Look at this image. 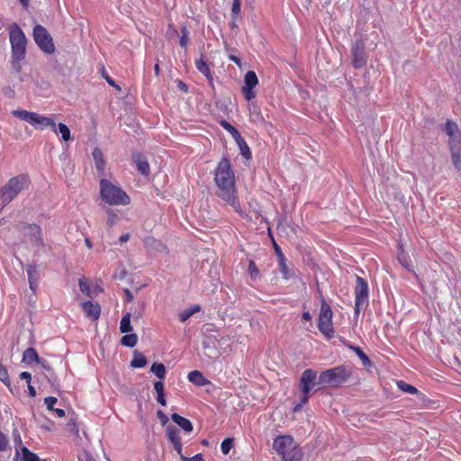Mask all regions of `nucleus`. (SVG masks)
Masks as SVG:
<instances>
[{
    "instance_id": "f257e3e1",
    "label": "nucleus",
    "mask_w": 461,
    "mask_h": 461,
    "mask_svg": "<svg viewBox=\"0 0 461 461\" xmlns=\"http://www.w3.org/2000/svg\"><path fill=\"white\" fill-rule=\"evenodd\" d=\"M214 181L217 185L216 194L240 212V205L236 195L234 173L228 159L223 158L220 161L215 171Z\"/></svg>"
},
{
    "instance_id": "f03ea898",
    "label": "nucleus",
    "mask_w": 461,
    "mask_h": 461,
    "mask_svg": "<svg viewBox=\"0 0 461 461\" xmlns=\"http://www.w3.org/2000/svg\"><path fill=\"white\" fill-rule=\"evenodd\" d=\"M273 447L284 461H297L303 453L292 436H277L274 439Z\"/></svg>"
},
{
    "instance_id": "7ed1b4c3",
    "label": "nucleus",
    "mask_w": 461,
    "mask_h": 461,
    "mask_svg": "<svg viewBox=\"0 0 461 461\" xmlns=\"http://www.w3.org/2000/svg\"><path fill=\"white\" fill-rule=\"evenodd\" d=\"M353 367L349 366H339L323 371L320 374L318 383L320 385L339 387L346 383L352 375Z\"/></svg>"
},
{
    "instance_id": "20e7f679",
    "label": "nucleus",
    "mask_w": 461,
    "mask_h": 461,
    "mask_svg": "<svg viewBox=\"0 0 461 461\" xmlns=\"http://www.w3.org/2000/svg\"><path fill=\"white\" fill-rule=\"evenodd\" d=\"M101 198L110 205H127L130 203V197L119 186L114 185L107 179L100 181Z\"/></svg>"
},
{
    "instance_id": "39448f33",
    "label": "nucleus",
    "mask_w": 461,
    "mask_h": 461,
    "mask_svg": "<svg viewBox=\"0 0 461 461\" xmlns=\"http://www.w3.org/2000/svg\"><path fill=\"white\" fill-rule=\"evenodd\" d=\"M29 183L28 176L22 174L12 177L1 188L0 197L5 204L11 203Z\"/></svg>"
},
{
    "instance_id": "423d86ee",
    "label": "nucleus",
    "mask_w": 461,
    "mask_h": 461,
    "mask_svg": "<svg viewBox=\"0 0 461 461\" xmlns=\"http://www.w3.org/2000/svg\"><path fill=\"white\" fill-rule=\"evenodd\" d=\"M9 39L12 46V59L23 60L26 54V37L22 29L14 23L9 27Z\"/></svg>"
},
{
    "instance_id": "0eeeda50",
    "label": "nucleus",
    "mask_w": 461,
    "mask_h": 461,
    "mask_svg": "<svg viewBox=\"0 0 461 461\" xmlns=\"http://www.w3.org/2000/svg\"><path fill=\"white\" fill-rule=\"evenodd\" d=\"M319 376L317 373L312 369H306L303 372L300 379V388L302 390L301 402L294 408V411L301 410L302 406L305 404L309 400L310 391L317 384Z\"/></svg>"
},
{
    "instance_id": "6e6552de",
    "label": "nucleus",
    "mask_w": 461,
    "mask_h": 461,
    "mask_svg": "<svg viewBox=\"0 0 461 461\" xmlns=\"http://www.w3.org/2000/svg\"><path fill=\"white\" fill-rule=\"evenodd\" d=\"M321 303L318 328L321 333L330 338L334 332L332 328L333 313L330 306L326 303L322 296L321 298Z\"/></svg>"
},
{
    "instance_id": "1a4fd4ad",
    "label": "nucleus",
    "mask_w": 461,
    "mask_h": 461,
    "mask_svg": "<svg viewBox=\"0 0 461 461\" xmlns=\"http://www.w3.org/2000/svg\"><path fill=\"white\" fill-rule=\"evenodd\" d=\"M33 39L42 51L48 54L54 53L55 45L52 37L43 26L37 24L33 28Z\"/></svg>"
},
{
    "instance_id": "9d476101",
    "label": "nucleus",
    "mask_w": 461,
    "mask_h": 461,
    "mask_svg": "<svg viewBox=\"0 0 461 461\" xmlns=\"http://www.w3.org/2000/svg\"><path fill=\"white\" fill-rule=\"evenodd\" d=\"M355 314L357 315L361 309H364L368 304V286L364 278L357 276L355 287Z\"/></svg>"
},
{
    "instance_id": "9b49d317",
    "label": "nucleus",
    "mask_w": 461,
    "mask_h": 461,
    "mask_svg": "<svg viewBox=\"0 0 461 461\" xmlns=\"http://www.w3.org/2000/svg\"><path fill=\"white\" fill-rule=\"evenodd\" d=\"M258 77L254 71H248L245 74L242 93L247 101H250L255 97L253 88L258 85Z\"/></svg>"
},
{
    "instance_id": "f8f14e48",
    "label": "nucleus",
    "mask_w": 461,
    "mask_h": 461,
    "mask_svg": "<svg viewBox=\"0 0 461 461\" xmlns=\"http://www.w3.org/2000/svg\"><path fill=\"white\" fill-rule=\"evenodd\" d=\"M352 63L355 68H361L366 64L365 43L362 40L356 41L351 49Z\"/></svg>"
},
{
    "instance_id": "ddd939ff",
    "label": "nucleus",
    "mask_w": 461,
    "mask_h": 461,
    "mask_svg": "<svg viewBox=\"0 0 461 461\" xmlns=\"http://www.w3.org/2000/svg\"><path fill=\"white\" fill-rule=\"evenodd\" d=\"M166 437L173 444V447L177 454L181 455L182 443L177 428L173 425H168L166 428Z\"/></svg>"
},
{
    "instance_id": "4468645a",
    "label": "nucleus",
    "mask_w": 461,
    "mask_h": 461,
    "mask_svg": "<svg viewBox=\"0 0 461 461\" xmlns=\"http://www.w3.org/2000/svg\"><path fill=\"white\" fill-rule=\"evenodd\" d=\"M81 306L87 318L96 321L100 317L101 307L98 303L88 301L81 303Z\"/></svg>"
},
{
    "instance_id": "2eb2a0df",
    "label": "nucleus",
    "mask_w": 461,
    "mask_h": 461,
    "mask_svg": "<svg viewBox=\"0 0 461 461\" xmlns=\"http://www.w3.org/2000/svg\"><path fill=\"white\" fill-rule=\"evenodd\" d=\"M145 248L152 252H159L167 254L168 249L166 245H164L160 240H156L154 237H147L144 240Z\"/></svg>"
},
{
    "instance_id": "dca6fc26",
    "label": "nucleus",
    "mask_w": 461,
    "mask_h": 461,
    "mask_svg": "<svg viewBox=\"0 0 461 461\" xmlns=\"http://www.w3.org/2000/svg\"><path fill=\"white\" fill-rule=\"evenodd\" d=\"M32 126L35 127L36 129H40V130H44L46 128H51V130L54 132H57V127H56L54 119H52L51 117L42 116L38 113L36 114V117H35Z\"/></svg>"
},
{
    "instance_id": "f3484780",
    "label": "nucleus",
    "mask_w": 461,
    "mask_h": 461,
    "mask_svg": "<svg viewBox=\"0 0 461 461\" xmlns=\"http://www.w3.org/2000/svg\"><path fill=\"white\" fill-rule=\"evenodd\" d=\"M15 461H47L46 459H41L39 456L31 452L26 447H16Z\"/></svg>"
},
{
    "instance_id": "a211bd4d",
    "label": "nucleus",
    "mask_w": 461,
    "mask_h": 461,
    "mask_svg": "<svg viewBox=\"0 0 461 461\" xmlns=\"http://www.w3.org/2000/svg\"><path fill=\"white\" fill-rule=\"evenodd\" d=\"M23 231L25 235L31 237L32 241L37 245H42V239L41 237V228L36 224L24 225Z\"/></svg>"
},
{
    "instance_id": "6ab92c4d",
    "label": "nucleus",
    "mask_w": 461,
    "mask_h": 461,
    "mask_svg": "<svg viewBox=\"0 0 461 461\" xmlns=\"http://www.w3.org/2000/svg\"><path fill=\"white\" fill-rule=\"evenodd\" d=\"M187 378L191 383L198 386H203L210 384V381L198 370L191 371L188 374Z\"/></svg>"
},
{
    "instance_id": "aec40b11",
    "label": "nucleus",
    "mask_w": 461,
    "mask_h": 461,
    "mask_svg": "<svg viewBox=\"0 0 461 461\" xmlns=\"http://www.w3.org/2000/svg\"><path fill=\"white\" fill-rule=\"evenodd\" d=\"M133 160L137 166L138 170L144 176L149 174V165L146 158L141 154L133 156Z\"/></svg>"
},
{
    "instance_id": "412c9836",
    "label": "nucleus",
    "mask_w": 461,
    "mask_h": 461,
    "mask_svg": "<svg viewBox=\"0 0 461 461\" xmlns=\"http://www.w3.org/2000/svg\"><path fill=\"white\" fill-rule=\"evenodd\" d=\"M172 420L176 423L185 432H191L193 430V425L191 421L177 413H173L171 415Z\"/></svg>"
},
{
    "instance_id": "4be33fe9",
    "label": "nucleus",
    "mask_w": 461,
    "mask_h": 461,
    "mask_svg": "<svg viewBox=\"0 0 461 461\" xmlns=\"http://www.w3.org/2000/svg\"><path fill=\"white\" fill-rule=\"evenodd\" d=\"M93 158L95 160V165L97 169V171L100 173V175H104V167H105V162L104 160L103 152L98 148H95L93 150Z\"/></svg>"
},
{
    "instance_id": "5701e85b",
    "label": "nucleus",
    "mask_w": 461,
    "mask_h": 461,
    "mask_svg": "<svg viewBox=\"0 0 461 461\" xmlns=\"http://www.w3.org/2000/svg\"><path fill=\"white\" fill-rule=\"evenodd\" d=\"M13 113L17 118H19L23 121H25V122L31 123L32 125H33V122H34V120H35V117L37 114L36 113L29 112L26 110H16V111H14Z\"/></svg>"
},
{
    "instance_id": "b1692460",
    "label": "nucleus",
    "mask_w": 461,
    "mask_h": 461,
    "mask_svg": "<svg viewBox=\"0 0 461 461\" xmlns=\"http://www.w3.org/2000/svg\"><path fill=\"white\" fill-rule=\"evenodd\" d=\"M195 66L196 68L206 77L209 82L212 83V76L211 74V70L209 68L208 64L203 59H200L196 60Z\"/></svg>"
},
{
    "instance_id": "393cba45",
    "label": "nucleus",
    "mask_w": 461,
    "mask_h": 461,
    "mask_svg": "<svg viewBox=\"0 0 461 461\" xmlns=\"http://www.w3.org/2000/svg\"><path fill=\"white\" fill-rule=\"evenodd\" d=\"M40 357L37 351L33 348H29L23 352V362L31 364L32 362L38 363Z\"/></svg>"
},
{
    "instance_id": "a878e982",
    "label": "nucleus",
    "mask_w": 461,
    "mask_h": 461,
    "mask_svg": "<svg viewBox=\"0 0 461 461\" xmlns=\"http://www.w3.org/2000/svg\"><path fill=\"white\" fill-rule=\"evenodd\" d=\"M147 364V359L140 352L134 351L133 358L131 362V367H144Z\"/></svg>"
},
{
    "instance_id": "bb28decb",
    "label": "nucleus",
    "mask_w": 461,
    "mask_h": 461,
    "mask_svg": "<svg viewBox=\"0 0 461 461\" xmlns=\"http://www.w3.org/2000/svg\"><path fill=\"white\" fill-rule=\"evenodd\" d=\"M235 140L240 148V154L247 159L250 158L251 153L249 148L247 145L245 140L241 137V135L240 136V138H236Z\"/></svg>"
},
{
    "instance_id": "cd10ccee",
    "label": "nucleus",
    "mask_w": 461,
    "mask_h": 461,
    "mask_svg": "<svg viewBox=\"0 0 461 461\" xmlns=\"http://www.w3.org/2000/svg\"><path fill=\"white\" fill-rule=\"evenodd\" d=\"M132 330V327L131 325V313L127 312L125 313L120 323V331L122 333H128Z\"/></svg>"
},
{
    "instance_id": "c85d7f7f",
    "label": "nucleus",
    "mask_w": 461,
    "mask_h": 461,
    "mask_svg": "<svg viewBox=\"0 0 461 461\" xmlns=\"http://www.w3.org/2000/svg\"><path fill=\"white\" fill-rule=\"evenodd\" d=\"M150 371L159 379H164L166 375V367L162 363H154Z\"/></svg>"
},
{
    "instance_id": "c756f323",
    "label": "nucleus",
    "mask_w": 461,
    "mask_h": 461,
    "mask_svg": "<svg viewBox=\"0 0 461 461\" xmlns=\"http://www.w3.org/2000/svg\"><path fill=\"white\" fill-rule=\"evenodd\" d=\"M203 346L205 349L208 350V356L211 357H217V349L215 347V340L212 339H208L203 342Z\"/></svg>"
},
{
    "instance_id": "7c9ffc66",
    "label": "nucleus",
    "mask_w": 461,
    "mask_h": 461,
    "mask_svg": "<svg viewBox=\"0 0 461 461\" xmlns=\"http://www.w3.org/2000/svg\"><path fill=\"white\" fill-rule=\"evenodd\" d=\"M250 111V119L255 122L266 123L264 116L261 114L260 111L256 105H253L249 108Z\"/></svg>"
},
{
    "instance_id": "2f4dec72",
    "label": "nucleus",
    "mask_w": 461,
    "mask_h": 461,
    "mask_svg": "<svg viewBox=\"0 0 461 461\" xmlns=\"http://www.w3.org/2000/svg\"><path fill=\"white\" fill-rule=\"evenodd\" d=\"M121 341L123 346L133 348L137 344L138 337L134 333L126 334L122 338Z\"/></svg>"
},
{
    "instance_id": "473e14b6",
    "label": "nucleus",
    "mask_w": 461,
    "mask_h": 461,
    "mask_svg": "<svg viewBox=\"0 0 461 461\" xmlns=\"http://www.w3.org/2000/svg\"><path fill=\"white\" fill-rule=\"evenodd\" d=\"M279 268L284 278L288 279L292 276L288 266L286 265L285 258L283 253H280Z\"/></svg>"
},
{
    "instance_id": "72a5a7b5",
    "label": "nucleus",
    "mask_w": 461,
    "mask_h": 461,
    "mask_svg": "<svg viewBox=\"0 0 461 461\" xmlns=\"http://www.w3.org/2000/svg\"><path fill=\"white\" fill-rule=\"evenodd\" d=\"M398 260L400 262V264L406 269H408L409 271H413V269L411 268V260L409 258V257L403 252V250L402 249L401 252L398 254Z\"/></svg>"
},
{
    "instance_id": "f704fd0d",
    "label": "nucleus",
    "mask_w": 461,
    "mask_h": 461,
    "mask_svg": "<svg viewBox=\"0 0 461 461\" xmlns=\"http://www.w3.org/2000/svg\"><path fill=\"white\" fill-rule=\"evenodd\" d=\"M349 348L358 356V357L362 361V364L365 366H368L371 365L368 357L363 352V350L359 347L350 346Z\"/></svg>"
},
{
    "instance_id": "c9c22d12",
    "label": "nucleus",
    "mask_w": 461,
    "mask_h": 461,
    "mask_svg": "<svg viewBox=\"0 0 461 461\" xmlns=\"http://www.w3.org/2000/svg\"><path fill=\"white\" fill-rule=\"evenodd\" d=\"M449 137V149H454L456 148V149H461V133L460 131L456 133L454 136H448Z\"/></svg>"
},
{
    "instance_id": "e433bc0d",
    "label": "nucleus",
    "mask_w": 461,
    "mask_h": 461,
    "mask_svg": "<svg viewBox=\"0 0 461 461\" xmlns=\"http://www.w3.org/2000/svg\"><path fill=\"white\" fill-rule=\"evenodd\" d=\"M397 386L400 390L402 392H405L410 394H416L418 393V389L411 384H409L403 381L397 382Z\"/></svg>"
},
{
    "instance_id": "4c0bfd02",
    "label": "nucleus",
    "mask_w": 461,
    "mask_h": 461,
    "mask_svg": "<svg viewBox=\"0 0 461 461\" xmlns=\"http://www.w3.org/2000/svg\"><path fill=\"white\" fill-rule=\"evenodd\" d=\"M450 152H451L454 167L457 170H461V157H460L461 149H456V148H455L454 149H450Z\"/></svg>"
},
{
    "instance_id": "58836bf2",
    "label": "nucleus",
    "mask_w": 461,
    "mask_h": 461,
    "mask_svg": "<svg viewBox=\"0 0 461 461\" xmlns=\"http://www.w3.org/2000/svg\"><path fill=\"white\" fill-rule=\"evenodd\" d=\"M445 131L447 136H454L456 133L459 132V130L454 122L447 120L445 126Z\"/></svg>"
},
{
    "instance_id": "ea45409f",
    "label": "nucleus",
    "mask_w": 461,
    "mask_h": 461,
    "mask_svg": "<svg viewBox=\"0 0 461 461\" xmlns=\"http://www.w3.org/2000/svg\"><path fill=\"white\" fill-rule=\"evenodd\" d=\"M58 128L59 133L61 134V138L64 141H68L71 140L70 130L66 124L59 123Z\"/></svg>"
},
{
    "instance_id": "a19ab883",
    "label": "nucleus",
    "mask_w": 461,
    "mask_h": 461,
    "mask_svg": "<svg viewBox=\"0 0 461 461\" xmlns=\"http://www.w3.org/2000/svg\"><path fill=\"white\" fill-rule=\"evenodd\" d=\"M26 270H27V274H28L30 286L32 289H34L33 285H34V283H36V278L34 276L37 275L36 267L29 265L27 267Z\"/></svg>"
},
{
    "instance_id": "79ce46f5",
    "label": "nucleus",
    "mask_w": 461,
    "mask_h": 461,
    "mask_svg": "<svg viewBox=\"0 0 461 461\" xmlns=\"http://www.w3.org/2000/svg\"><path fill=\"white\" fill-rule=\"evenodd\" d=\"M221 126H222V127H223L227 131H229V132L232 135V137H233L234 139H236V138H240V132L238 131V130H237L234 126H232L231 124H230L228 122H226V121H221Z\"/></svg>"
},
{
    "instance_id": "37998d69",
    "label": "nucleus",
    "mask_w": 461,
    "mask_h": 461,
    "mask_svg": "<svg viewBox=\"0 0 461 461\" xmlns=\"http://www.w3.org/2000/svg\"><path fill=\"white\" fill-rule=\"evenodd\" d=\"M0 381H2L6 386L10 387L11 383L7 369L0 363Z\"/></svg>"
},
{
    "instance_id": "c03bdc74",
    "label": "nucleus",
    "mask_w": 461,
    "mask_h": 461,
    "mask_svg": "<svg viewBox=\"0 0 461 461\" xmlns=\"http://www.w3.org/2000/svg\"><path fill=\"white\" fill-rule=\"evenodd\" d=\"M232 447H233V439L230 438H225L221 442V452L224 455H227V454H229V452L232 448Z\"/></svg>"
},
{
    "instance_id": "a18cd8bd",
    "label": "nucleus",
    "mask_w": 461,
    "mask_h": 461,
    "mask_svg": "<svg viewBox=\"0 0 461 461\" xmlns=\"http://www.w3.org/2000/svg\"><path fill=\"white\" fill-rule=\"evenodd\" d=\"M248 271H249V273L250 275V277L252 279H255V278H257L259 276V270H258L256 263L253 260H249V261Z\"/></svg>"
},
{
    "instance_id": "49530a36",
    "label": "nucleus",
    "mask_w": 461,
    "mask_h": 461,
    "mask_svg": "<svg viewBox=\"0 0 461 461\" xmlns=\"http://www.w3.org/2000/svg\"><path fill=\"white\" fill-rule=\"evenodd\" d=\"M106 213H107V216H108V218H107V225L109 227H112L118 221V215L112 209H109V208L106 210Z\"/></svg>"
},
{
    "instance_id": "de8ad7c7",
    "label": "nucleus",
    "mask_w": 461,
    "mask_h": 461,
    "mask_svg": "<svg viewBox=\"0 0 461 461\" xmlns=\"http://www.w3.org/2000/svg\"><path fill=\"white\" fill-rule=\"evenodd\" d=\"M78 283L80 291L86 295H90V287L86 280L85 278H80Z\"/></svg>"
},
{
    "instance_id": "09e8293b",
    "label": "nucleus",
    "mask_w": 461,
    "mask_h": 461,
    "mask_svg": "<svg viewBox=\"0 0 461 461\" xmlns=\"http://www.w3.org/2000/svg\"><path fill=\"white\" fill-rule=\"evenodd\" d=\"M181 32H182V36L180 38L179 44L181 45V47H186V45L188 44V41H189L188 31H187L186 27L184 26L181 30Z\"/></svg>"
},
{
    "instance_id": "8fccbe9b",
    "label": "nucleus",
    "mask_w": 461,
    "mask_h": 461,
    "mask_svg": "<svg viewBox=\"0 0 461 461\" xmlns=\"http://www.w3.org/2000/svg\"><path fill=\"white\" fill-rule=\"evenodd\" d=\"M57 398L56 397H53V396H49V397H46L44 399V402L46 403L47 405V408L50 410V411H53L55 408H54V405L55 403L57 402Z\"/></svg>"
},
{
    "instance_id": "3c124183",
    "label": "nucleus",
    "mask_w": 461,
    "mask_h": 461,
    "mask_svg": "<svg viewBox=\"0 0 461 461\" xmlns=\"http://www.w3.org/2000/svg\"><path fill=\"white\" fill-rule=\"evenodd\" d=\"M240 12V0H233L231 6V14L233 16H237Z\"/></svg>"
},
{
    "instance_id": "603ef678",
    "label": "nucleus",
    "mask_w": 461,
    "mask_h": 461,
    "mask_svg": "<svg viewBox=\"0 0 461 461\" xmlns=\"http://www.w3.org/2000/svg\"><path fill=\"white\" fill-rule=\"evenodd\" d=\"M144 311H145V303L142 302L140 305V309L135 311L133 313L134 321L140 320L142 317Z\"/></svg>"
},
{
    "instance_id": "864d4df0",
    "label": "nucleus",
    "mask_w": 461,
    "mask_h": 461,
    "mask_svg": "<svg viewBox=\"0 0 461 461\" xmlns=\"http://www.w3.org/2000/svg\"><path fill=\"white\" fill-rule=\"evenodd\" d=\"M192 312H190L188 309H185L184 311H182L181 312H179L178 314V317H179V320L182 321V322H185L191 316H192Z\"/></svg>"
},
{
    "instance_id": "5fc2aeb1",
    "label": "nucleus",
    "mask_w": 461,
    "mask_h": 461,
    "mask_svg": "<svg viewBox=\"0 0 461 461\" xmlns=\"http://www.w3.org/2000/svg\"><path fill=\"white\" fill-rule=\"evenodd\" d=\"M8 444V440L6 436L0 431V451H4L6 449Z\"/></svg>"
},
{
    "instance_id": "6e6d98bb",
    "label": "nucleus",
    "mask_w": 461,
    "mask_h": 461,
    "mask_svg": "<svg viewBox=\"0 0 461 461\" xmlns=\"http://www.w3.org/2000/svg\"><path fill=\"white\" fill-rule=\"evenodd\" d=\"M180 456L182 461H203V456L201 454H197L193 457H186L181 453Z\"/></svg>"
},
{
    "instance_id": "4d7b16f0",
    "label": "nucleus",
    "mask_w": 461,
    "mask_h": 461,
    "mask_svg": "<svg viewBox=\"0 0 461 461\" xmlns=\"http://www.w3.org/2000/svg\"><path fill=\"white\" fill-rule=\"evenodd\" d=\"M157 416L159 419V420L161 421V424L163 426H165L168 422L167 416L162 411H160V410L158 411H157Z\"/></svg>"
},
{
    "instance_id": "13d9d810",
    "label": "nucleus",
    "mask_w": 461,
    "mask_h": 461,
    "mask_svg": "<svg viewBox=\"0 0 461 461\" xmlns=\"http://www.w3.org/2000/svg\"><path fill=\"white\" fill-rule=\"evenodd\" d=\"M37 364L41 365V366L46 371H50L51 369L49 362L44 358H40Z\"/></svg>"
},
{
    "instance_id": "bf43d9fd",
    "label": "nucleus",
    "mask_w": 461,
    "mask_h": 461,
    "mask_svg": "<svg viewBox=\"0 0 461 461\" xmlns=\"http://www.w3.org/2000/svg\"><path fill=\"white\" fill-rule=\"evenodd\" d=\"M154 389L157 392V393H164V384L160 381L155 382Z\"/></svg>"
},
{
    "instance_id": "052dcab7",
    "label": "nucleus",
    "mask_w": 461,
    "mask_h": 461,
    "mask_svg": "<svg viewBox=\"0 0 461 461\" xmlns=\"http://www.w3.org/2000/svg\"><path fill=\"white\" fill-rule=\"evenodd\" d=\"M20 61L21 60H18V59H14L12 60V68L16 72V73H20L21 71V64H20Z\"/></svg>"
},
{
    "instance_id": "680f3d73",
    "label": "nucleus",
    "mask_w": 461,
    "mask_h": 461,
    "mask_svg": "<svg viewBox=\"0 0 461 461\" xmlns=\"http://www.w3.org/2000/svg\"><path fill=\"white\" fill-rule=\"evenodd\" d=\"M79 461H96L88 452H85L83 456L79 457Z\"/></svg>"
},
{
    "instance_id": "e2e57ef3",
    "label": "nucleus",
    "mask_w": 461,
    "mask_h": 461,
    "mask_svg": "<svg viewBox=\"0 0 461 461\" xmlns=\"http://www.w3.org/2000/svg\"><path fill=\"white\" fill-rule=\"evenodd\" d=\"M157 394H158V396H157L158 402H159L163 406H166L167 401H166L164 393H157Z\"/></svg>"
},
{
    "instance_id": "0e129e2a",
    "label": "nucleus",
    "mask_w": 461,
    "mask_h": 461,
    "mask_svg": "<svg viewBox=\"0 0 461 461\" xmlns=\"http://www.w3.org/2000/svg\"><path fill=\"white\" fill-rule=\"evenodd\" d=\"M14 442L16 444V447L20 448L21 447H23L22 445L21 437H20L19 433L17 432V430H14Z\"/></svg>"
},
{
    "instance_id": "69168bd1",
    "label": "nucleus",
    "mask_w": 461,
    "mask_h": 461,
    "mask_svg": "<svg viewBox=\"0 0 461 461\" xmlns=\"http://www.w3.org/2000/svg\"><path fill=\"white\" fill-rule=\"evenodd\" d=\"M20 378L23 379V380H26L27 383L30 384L31 383V379H32V375L29 372H22L20 374Z\"/></svg>"
},
{
    "instance_id": "338daca9",
    "label": "nucleus",
    "mask_w": 461,
    "mask_h": 461,
    "mask_svg": "<svg viewBox=\"0 0 461 461\" xmlns=\"http://www.w3.org/2000/svg\"><path fill=\"white\" fill-rule=\"evenodd\" d=\"M177 87H178L181 91H183V92H185V93H186V92L188 91V86H187V85H186L185 83H184L183 81H181V80H178V81H177Z\"/></svg>"
},
{
    "instance_id": "774afa93",
    "label": "nucleus",
    "mask_w": 461,
    "mask_h": 461,
    "mask_svg": "<svg viewBox=\"0 0 461 461\" xmlns=\"http://www.w3.org/2000/svg\"><path fill=\"white\" fill-rule=\"evenodd\" d=\"M124 294L126 295L127 302L131 303L133 301V294L129 289H124Z\"/></svg>"
}]
</instances>
